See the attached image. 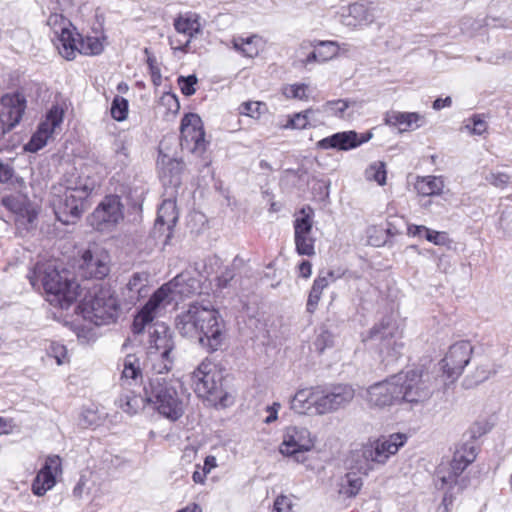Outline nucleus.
<instances>
[{
  "label": "nucleus",
  "mask_w": 512,
  "mask_h": 512,
  "mask_svg": "<svg viewBox=\"0 0 512 512\" xmlns=\"http://www.w3.org/2000/svg\"><path fill=\"white\" fill-rule=\"evenodd\" d=\"M119 388L115 405L128 415L137 414L146 404L172 422L179 420L185 412L184 402L174 382L152 375L148 385L142 387L140 359L134 354L123 360Z\"/></svg>",
  "instance_id": "1"
},
{
  "label": "nucleus",
  "mask_w": 512,
  "mask_h": 512,
  "mask_svg": "<svg viewBox=\"0 0 512 512\" xmlns=\"http://www.w3.org/2000/svg\"><path fill=\"white\" fill-rule=\"evenodd\" d=\"M175 327L182 336L197 341L209 353L219 350L227 336L219 312L198 303L190 304L187 310L177 315Z\"/></svg>",
  "instance_id": "2"
},
{
  "label": "nucleus",
  "mask_w": 512,
  "mask_h": 512,
  "mask_svg": "<svg viewBox=\"0 0 512 512\" xmlns=\"http://www.w3.org/2000/svg\"><path fill=\"white\" fill-rule=\"evenodd\" d=\"M97 186L90 176L78 172L66 174L63 181L52 188V205L57 219L66 225L79 219Z\"/></svg>",
  "instance_id": "3"
},
{
  "label": "nucleus",
  "mask_w": 512,
  "mask_h": 512,
  "mask_svg": "<svg viewBox=\"0 0 512 512\" xmlns=\"http://www.w3.org/2000/svg\"><path fill=\"white\" fill-rule=\"evenodd\" d=\"M354 397L355 389L350 384L317 385L299 389L291 400V408L299 414L314 410L324 415L347 407Z\"/></svg>",
  "instance_id": "4"
},
{
  "label": "nucleus",
  "mask_w": 512,
  "mask_h": 512,
  "mask_svg": "<svg viewBox=\"0 0 512 512\" xmlns=\"http://www.w3.org/2000/svg\"><path fill=\"white\" fill-rule=\"evenodd\" d=\"M28 279L35 290L44 291L52 306L61 309H68L79 294V284L69 277V272L59 271L52 263H37Z\"/></svg>",
  "instance_id": "5"
},
{
  "label": "nucleus",
  "mask_w": 512,
  "mask_h": 512,
  "mask_svg": "<svg viewBox=\"0 0 512 512\" xmlns=\"http://www.w3.org/2000/svg\"><path fill=\"white\" fill-rule=\"evenodd\" d=\"M198 289V281L187 274H179L170 282L162 285L152 294L147 303L135 316L133 321L134 333H141L145 326L155 319L161 305H168L171 302L188 298L196 294Z\"/></svg>",
  "instance_id": "6"
},
{
  "label": "nucleus",
  "mask_w": 512,
  "mask_h": 512,
  "mask_svg": "<svg viewBox=\"0 0 512 512\" xmlns=\"http://www.w3.org/2000/svg\"><path fill=\"white\" fill-rule=\"evenodd\" d=\"M400 403L411 406L427 402L434 392L432 377L420 369H410L395 375Z\"/></svg>",
  "instance_id": "7"
},
{
  "label": "nucleus",
  "mask_w": 512,
  "mask_h": 512,
  "mask_svg": "<svg viewBox=\"0 0 512 512\" xmlns=\"http://www.w3.org/2000/svg\"><path fill=\"white\" fill-rule=\"evenodd\" d=\"M363 341L370 343L372 347L379 350L380 355L391 360H396L404 347L398 327L390 318H383L375 324Z\"/></svg>",
  "instance_id": "8"
},
{
  "label": "nucleus",
  "mask_w": 512,
  "mask_h": 512,
  "mask_svg": "<svg viewBox=\"0 0 512 512\" xmlns=\"http://www.w3.org/2000/svg\"><path fill=\"white\" fill-rule=\"evenodd\" d=\"M151 337L152 340L150 341L143 367L140 362L141 371L143 372L144 370L147 375L152 373L156 375L155 377H160L159 375L167 373L172 368L173 358L171 353L174 343L171 336L167 334L166 329L163 331V334L155 331Z\"/></svg>",
  "instance_id": "9"
},
{
  "label": "nucleus",
  "mask_w": 512,
  "mask_h": 512,
  "mask_svg": "<svg viewBox=\"0 0 512 512\" xmlns=\"http://www.w3.org/2000/svg\"><path fill=\"white\" fill-rule=\"evenodd\" d=\"M82 310L85 319L100 326L117 319L119 305L110 288H101L83 303Z\"/></svg>",
  "instance_id": "10"
},
{
  "label": "nucleus",
  "mask_w": 512,
  "mask_h": 512,
  "mask_svg": "<svg viewBox=\"0 0 512 512\" xmlns=\"http://www.w3.org/2000/svg\"><path fill=\"white\" fill-rule=\"evenodd\" d=\"M315 445V438L311 432L302 426H288L283 431L282 443L279 446L280 453L292 458L297 463H305L306 453Z\"/></svg>",
  "instance_id": "11"
},
{
  "label": "nucleus",
  "mask_w": 512,
  "mask_h": 512,
  "mask_svg": "<svg viewBox=\"0 0 512 512\" xmlns=\"http://www.w3.org/2000/svg\"><path fill=\"white\" fill-rule=\"evenodd\" d=\"M195 393L206 399L216 400L221 393V377L216 365L210 360H203L191 375Z\"/></svg>",
  "instance_id": "12"
},
{
  "label": "nucleus",
  "mask_w": 512,
  "mask_h": 512,
  "mask_svg": "<svg viewBox=\"0 0 512 512\" xmlns=\"http://www.w3.org/2000/svg\"><path fill=\"white\" fill-rule=\"evenodd\" d=\"M180 145L183 150L202 155L207 147L201 118L195 113L186 114L181 120Z\"/></svg>",
  "instance_id": "13"
},
{
  "label": "nucleus",
  "mask_w": 512,
  "mask_h": 512,
  "mask_svg": "<svg viewBox=\"0 0 512 512\" xmlns=\"http://www.w3.org/2000/svg\"><path fill=\"white\" fill-rule=\"evenodd\" d=\"M79 272L84 278L103 279L110 272V255L103 247L92 244L83 252Z\"/></svg>",
  "instance_id": "14"
},
{
  "label": "nucleus",
  "mask_w": 512,
  "mask_h": 512,
  "mask_svg": "<svg viewBox=\"0 0 512 512\" xmlns=\"http://www.w3.org/2000/svg\"><path fill=\"white\" fill-rule=\"evenodd\" d=\"M473 353V346L469 341H459L449 347L445 357L440 364L443 373L450 382H454L463 373Z\"/></svg>",
  "instance_id": "15"
},
{
  "label": "nucleus",
  "mask_w": 512,
  "mask_h": 512,
  "mask_svg": "<svg viewBox=\"0 0 512 512\" xmlns=\"http://www.w3.org/2000/svg\"><path fill=\"white\" fill-rule=\"evenodd\" d=\"M64 113V109L60 105H52L47 111L45 119L40 122L36 132L25 144V151L35 153L42 149L47 144L48 139L52 137L55 129L63 122Z\"/></svg>",
  "instance_id": "16"
},
{
  "label": "nucleus",
  "mask_w": 512,
  "mask_h": 512,
  "mask_svg": "<svg viewBox=\"0 0 512 512\" xmlns=\"http://www.w3.org/2000/svg\"><path fill=\"white\" fill-rule=\"evenodd\" d=\"M123 219V205L117 195L106 196L90 217L91 225L97 230H105Z\"/></svg>",
  "instance_id": "17"
},
{
  "label": "nucleus",
  "mask_w": 512,
  "mask_h": 512,
  "mask_svg": "<svg viewBox=\"0 0 512 512\" xmlns=\"http://www.w3.org/2000/svg\"><path fill=\"white\" fill-rule=\"evenodd\" d=\"M26 109V99L19 93L7 94L0 101V129L5 135L19 124Z\"/></svg>",
  "instance_id": "18"
},
{
  "label": "nucleus",
  "mask_w": 512,
  "mask_h": 512,
  "mask_svg": "<svg viewBox=\"0 0 512 512\" xmlns=\"http://www.w3.org/2000/svg\"><path fill=\"white\" fill-rule=\"evenodd\" d=\"M399 391L393 375L385 381L371 385L366 392V401L371 407L376 408L400 404Z\"/></svg>",
  "instance_id": "19"
},
{
  "label": "nucleus",
  "mask_w": 512,
  "mask_h": 512,
  "mask_svg": "<svg viewBox=\"0 0 512 512\" xmlns=\"http://www.w3.org/2000/svg\"><path fill=\"white\" fill-rule=\"evenodd\" d=\"M301 216L294 221V241L296 252L302 256L315 255V237L313 236V219L305 213L303 208Z\"/></svg>",
  "instance_id": "20"
},
{
  "label": "nucleus",
  "mask_w": 512,
  "mask_h": 512,
  "mask_svg": "<svg viewBox=\"0 0 512 512\" xmlns=\"http://www.w3.org/2000/svg\"><path fill=\"white\" fill-rule=\"evenodd\" d=\"M372 138V133L367 132L359 135L355 131L337 132L329 137L323 138L317 142V148L328 150L337 149L348 151L368 142Z\"/></svg>",
  "instance_id": "21"
},
{
  "label": "nucleus",
  "mask_w": 512,
  "mask_h": 512,
  "mask_svg": "<svg viewBox=\"0 0 512 512\" xmlns=\"http://www.w3.org/2000/svg\"><path fill=\"white\" fill-rule=\"evenodd\" d=\"M388 125L397 127L400 132L419 128L424 122V116L416 112L391 111L386 114Z\"/></svg>",
  "instance_id": "22"
},
{
  "label": "nucleus",
  "mask_w": 512,
  "mask_h": 512,
  "mask_svg": "<svg viewBox=\"0 0 512 512\" xmlns=\"http://www.w3.org/2000/svg\"><path fill=\"white\" fill-rule=\"evenodd\" d=\"M174 28L178 33L187 37L185 42L178 41V45L175 47V49L186 51V48L190 44L192 37L195 34L200 33L201 24L198 20V16L195 14L186 17L179 16L174 20Z\"/></svg>",
  "instance_id": "23"
},
{
  "label": "nucleus",
  "mask_w": 512,
  "mask_h": 512,
  "mask_svg": "<svg viewBox=\"0 0 512 512\" xmlns=\"http://www.w3.org/2000/svg\"><path fill=\"white\" fill-rule=\"evenodd\" d=\"M360 457L364 459V464L358 467V470L363 474H367L371 469V462L384 464L388 460L387 454L381 449L380 444L375 441L374 443L363 446L360 450Z\"/></svg>",
  "instance_id": "24"
},
{
  "label": "nucleus",
  "mask_w": 512,
  "mask_h": 512,
  "mask_svg": "<svg viewBox=\"0 0 512 512\" xmlns=\"http://www.w3.org/2000/svg\"><path fill=\"white\" fill-rule=\"evenodd\" d=\"M476 458V453L473 447H470V457H465L461 451H456L453 460L450 464V472L448 476L441 478L444 484H453L456 482L457 477L466 469V467L472 463Z\"/></svg>",
  "instance_id": "25"
},
{
  "label": "nucleus",
  "mask_w": 512,
  "mask_h": 512,
  "mask_svg": "<svg viewBox=\"0 0 512 512\" xmlns=\"http://www.w3.org/2000/svg\"><path fill=\"white\" fill-rule=\"evenodd\" d=\"M55 36L58 39L57 49L59 53L67 60L74 59L78 49L73 32L67 26H61L60 32Z\"/></svg>",
  "instance_id": "26"
},
{
  "label": "nucleus",
  "mask_w": 512,
  "mask_h": 512,
  "mask_svg": "<svg viewBox=\"0 0 512 512\" xmlns=\"http://www.w3.org/2000/svg\"><path fill=\"white\" fill-rule=\"evenodd\" d=\"M414 187L423 196L440 195L444 189V180L441 176L417 177Z\"/></svg>",
  "instance_id": "27"
},
{
  "label": "nucleus",
  "mask_w": 512,
  "mask_h": 512,
  "mask_svg": "<svg viewBox=\"0 0 512 512\" xmlns=\"http://www.w3.org/2000/svg\"><path fill=\"white\" fill-rule=\"evenodd\" d=\"M316 114H318L317 108H308L302 112H298L293 114L288 118V121L283 128L285 129H305L308 126H315L317 119Z\"/></svg>",
  "instance_id": "28"
},
{
  "label": "nucleus",
  "mask_w": 512,
  "mask_h": 512,
  "mask_svg": "<svg viewBox=\"0 0 512 512\" xmlns=\"http://www.w3.org/2000/svg\"><path fill=\"white\" fill-rule=\"evenodd\" d=\"M178 220V213L175 201L168 199L164 200L158 209L156 225H166L170 230Z\"/></svg>",
  "instance_id": "29"
},
{
  "label": "nucleus",
  "mask_w": 512,
  "mask_h": 512,
  "mask_svg": "<svg viewBox=\"0 0 512 512\" xmlns=\"http://www.w3.org/2000/svg\"><path fill=\"white\" fill-rule=\"evenodd\" d=\"M60 466L58 456L48 457L42 469L37 473V483L42 482L47 490L55 485V472Z\"/></svg>",
  "instance_id": "30"
},
{
  "label": "nucleus",
  "mask_w": 512,
  "mask_h": 512,
  "mask_svg": "<svg viewBox=\"0 0 512 512\" xmlns=\"http://www.w3.org/2000/svg\"><path fill=\"white\" fill-rule=\"evenodd\" d=\"M347 11L360 26L372 24L376 19L375 8L363 3H352L348 6Z\"/></svg>",
  "instance_id": "31"
},
{
  "label": "nucleus",
  "mask_w": 512,
  "mask_h": 512,
  "mask_svg": "<svg viewBox=\"0 0 512 512\" xmlns=\"http://www.w3.org/2000/svg\"><path fill=\"white\" fill-rule=\"evenodd\" d=\"M363 485L362 478L355 472L346 473L340 481L339 493L346 497H355Z\"/></svg>",
  "instance_id": "32"
},
{
  "label": "nucleus",
  "mask_w": 512,
  "mask_h": 512,
  "mask_svg": "<svg viewBox=\"0 0 512 512\" xmlns=\"http://www.w3.org/2000/svg\"><path fill=\"white\" fill-rule=\"evenodd\" d=\"M328 286V277L323 276V272L313 282L311 287L308 300H307V311L313 313L321 299L323 290Z\"/></svg>",
  "instance_id": "33"
},
{
  "label": "nucleus",
  "mask_w": 512,
  "mask_h": 512,
  "mask_svg": "<svg viewBox=\"0 0 512 512\" xmlns=\"http://www.w3.org/2000/svg\"><path fill=\"white\" fill-rule=\"evenodd\" d=\"M407 441V436L402 433H394L388 437H383L377 440L380 444L381 449L387 454L388 457L398 452L399 448L402 447Z\"/></svg>",
  "instance_id": "34"
},
{
  "label": "nucleus",
  "mask_w": 512,
  "mask_h": 512,
  "mask_svg": "<svg viewBox=\"0 0 512 512\" xmlns=\"http://www.w3.org/2000/svg\"><path fill=\"white\" fill-rule=\"evenodd\" d=\"M148 282L146 273H134L126 284V289L129 291V300L136 301L139 299L143 289Z\"/></svg>",
  "instance_id": "35"
},
{
  "label": "nucleus",
  "mask_w": 512,
  "mask_h": 512,
  "mask_svg": "<svg viewBox=\"0 0 512 512\" xmlns=\"http://www.w3.org/2000/svg\"><path fill=\"white\" fill-rule=\"evenodd\" d=\"M386 165L382 161L371 163L365 170V178L368 181H375L380 186L386 183Z\"/></svg>",
  "instance_id": "36"
},
{
  "label": "nucleus",
  "mask_w": 512,
  "mask_h": 512,
  "mask_svg": "<svg viewBox=\"0 0 512 512\" xmlns=\"http://www.w3.org/2000/svg\"><path fill=\"white\" fill-rule=\"evenodd\" d=\"M239 114L259 119L261 115L267 112V105L260 101H247L240 104Z\"/></svg>",
  "instance_id": "37"
},
{
  "label": "nucleus",
  "mask_w": 512,
  "mask_h": 512,
  "mask_svg": "<svg viewBox=\"0 0 512 512\" xmlns=\"http://www.w3.org/2000/svg\"><path fill=\"white\" fill-rule=\"evenodd\" d=\"M313 46L317 47L320 62H325L336 57L339 50V44L334 41H319Z\"/></svg>",
  "instance_id": "38"
},
{
  "label": "nucleus",
  "mask_w": 512,
  "mask_h": 512,
  "mask_svg": "<svg viewBox=\"0 0 512 512\" xmlns=\"http://www.w3.org/2000/svg\"><path fill=\"white\" fill-rule=\"evenodd\" d=\"M349 104L346 100L338 99L327 101L321 107L317 108L318 113H324L327 115H335L341 117L347 110Z\"/></svg>",
  "instance_id": "39"
},
{
  "label": "nucleus",
  "mask_w": 512,
  "mask_h": 512,
  "mask_svg": "<svg viewBox=\"0 0 512 512\" xmlns=\"http://www.w3.org/2000/svg\"><path fill=\"white\" fill-rule=\"evenodd\" d=\"M127 114L128 101L121 96H115L111 104V116L120 122L127 118Z\"/></svg>",
  "instance_id": "40"
},
{
  "label": "nucleus",
  "mask_w": 512,
  "mask_h": 512,
  "mask_svg": "<svg viewBox=\"0 0 512 512\" xmlns=\"http://www.w3.org/2000/svg\"><path fill=\"white\" fill-rule=\"evenodd\" d=\"M333 344L334 338L332 333L325 328H320L313 342L315 349L322 353L326 348L333 346Z\"/></svg>",
  "instance_id": "41"
},
{
  "label": "nucleus",
  "mask_w": 512,
  "mask_h": 512,
  "mask_svg": "<svg viewBox=\"0 0 512 512\" xmlns=\"http://www.w3.org/2000/svg\"><path fill=\"white\" fill-rule=\"evenodd\" d=\"M103 51V44L97 37H86L81 41L79 52L86 55H98Z\"/></svg>",
  "instance_id": "42"
},
{
  "label": "nucleus",
  "mask_w": 512,
  "mask_h": 512,
  "mask_svg": "<svg viewBox=\"0 0 512 512\" xmlns=\"http://www.w3.org/2000/svg\"><path fill=\"white\" fill-rule=\"evenodd\" d=\"M464 128L471 134L482 135L487 130V123L479 115H474L466 121Z\"/></svg>",
  "instance_id": "43"
},
{
  "label": "nucleus",
  "mask_w": 512,
  "mask_h": 512,
  "mask_svg": "<svg viewBox=\"0 0 512 512\" xmlns=\"http://www.w3.org/2000/svg\"><path fill=\"white\" fill-rule=\"evenodd\" d=\"M306 84H292L284 88L283 94L287 98L306 100L308 99Z\"/></svg>",
  "instance_id": "44"
},
{
  "label": "nucleus",
  "mask_w": 512,
  "mask_h": 512,
  "mask_svg": "<svg viewBox=\"0 0 512 512\" xmlns=\"http://www.w3.org/2000/svg\"><path fill=\"white\" fill-rule=\"evenodd\" d=\"M485 179L489 184L504 189L510 183L511 177L504 172H490Z\"/></svg>",
  "instance_id": "45"
},
{
  "label": "nucleus",
  "mask_w": 512,
  "mask_h": 512,
  "mask_svg": "<svg viewBox=\"0 0 512 512\" xmlns=\"http://www.w3.org/2000/svg\"><path fill=\"white\" fill-rule=\"evenodd\" d=\"M197 77L195 75H189L187 77L180 76L178 78V84L181 92L185 96H191L196 92L195 85L197 84Z\"/></svg>",
  "instance_id": "46"
},
{
  "label": "nucleus",
  "mask_w": 512,
  "mask_h": 512,
  "mask_svg": "<svg viewBox=\"0 0 512 512\" xmlns=\"http://www.w3.org/2000/svg\"><path fill=\"white\" fill-rule=\"evenodd\" d=\"M160 104L166 107L167 111L172 114L178 113L180 109V103L175 94L164 93L160 98Z\"/></svg>",
  "instance_id": "47"
},
{
  "label": "nucleus",
  "mask_w": 512,
  "mask_h": 512,
  "mask_svg": "<svg viewBox=\"0 0 512 512\" xmlns=\"http://www.w3.org/2000/svg\"><path fill=\"white\" fill-rule=\"evenodd\" d=\"M47 24L52 28L54 34H58L61 26L68 27L69 22L63 15L53 13L48 17Z\"/></svg>",
  "instance_id": "48"
},
{
  "label": "nucleus",
  "mask_w": 512,
  "mask_h": 512,
  "mask_svg": "<svg viewBox=\"0 0 512 512\" xmlns=\"http://www.w3.org/2000/svg\"><path fill=\"white\" fill-rule=\"evenodd\" d=\"M48 352L50 356L56 359L58 365H61L64 362L67 355L65 346L58 343H51Z\"/></svg>",
  "instance_id": "49"
},
{
  "label": "nucleus",
  "mask_w": 512,
  "mask_h": 512,
  "mask_svg": "<svg viewBox=\"0 0 512 512\" xmlns=\"http://www.w3.org/2000/svg\"><path fill=\"white\" fill-rule=\"evenodd\" d=\"M15 175L14 167L10 162H5L0 159V182L1 183H7Z\"/></svg>",
  "instance_id": "50"
},
{
  "label": "nucleus",
  "mask_w": 512,
  "mask_h": 512,
  "mask_svg": "<svg viewBox=\"0 0 512 512\" xmlns=\"http://www.w3.org/2000/svg\"><path fill=\"white\" fill-rule=\"evenodd\" d=\"M426 240L434 243L435 245H445L448 242V237L445 232H438L431 229L426 231Z\"/></svg>",
  "instance_id": "51"
},
{
  "label": "nucleus",
  "mask_w": 512,
  "mask_h": 512,
  "mask_svg": "<svg viewBox=\"0 0 512 512\" xmlns=\"http://www.w3.org/2000/svg\"><path fill=\"white\" fill-rule=\"evenodd\" d=\"M235 272L231 267H226L225 270L217 277V286L219 288H227L230 282L234 279Z\"/></svg>",
  "instance_id": "52"
},
{
  "label": "nucleus",
  "mask_w": 512,
  "mask_h": 512,
  "mask_svg": "<svg viewBox=\"0 0 512 512\" xmlns=\"http://www.w3.org/2000/svg\"><path fill=\"white\" fill-rule=\"evenodd\" d=\"M292 504L288 497L281 495L278 496L274 502L272 512H291Z\"/></svg>",
  "instance_id": "53"
},
{
  "label": "nucleus",
  "mask_w": 512,
  "mask_h": 512,
  "mask_svg": "<svg viewBox=\"0 0 512 512\" xmlns=\"http://www.w3.org/2000/svg\"><path fill=\"white\" fill-rule=\"evenodd\" d=\"M254 38H247L246 40H241L242 43L239 44L238 42H235V48L240 49L246 56L253 57L257 55L258 51L255 47H252V42Z\"/></svg>",
  "instance_id": "54"
},
{
  "label": "nucleus",
  "mask_w": 512,
  "mask_h": 512,
  "mask_svg": "<svg viewBox=\"0 0 512 512\" xmlns=\"http://www.w3.org/2000/svg\"><path fill=\"white\" fill-rule=\"evenodd\" d=\"M147 64L151 73L152 82L155 85H160L161 83V72L159 67L157 66L156 59L154 56H148Z\"/></svg>",
  "instance_id": "55"
},
{
  "label": "nucleus",
  "mask_w": 512,
  "mask_h": 512,
  "mask_svg": "<svg viewBox=\"0 0 512 512\" xmlns=\"http://www.w3.org/2000/svg\"><path fill=\"white\" fill-rule=\"evenodd\" d=\"M281 405L277 402H274L271 406H268L266 408V411L269 413V415L265 418L264 422L266 424H270L277 420L278 417V411L280 409Z\"/></svg>",
  "instance_id": "56"
},
{
  "label": "nucleus",
  "mask_w": 512,
  "mask_h": 512,
  "mask_svg": "<svg viewBox=\"0 0 512 512\" xmlns=\"http://www.w3.org/2000/svg\"><path fill=\"white\" fill-rule=\"evenodd\" d=\"M207 473L200 465H196V469L192 474V479L197 484H204Z\"/></svg>",
  "instance_id": "57"
},
{
  "label": "nucleus",
  "mask_w": 512,
  "mask_h": 512,
  "mask_svg": "<svg viewBox=\"0 0 512 512\" xmlns=\"http://www.w3.org/2000/svg\"><path fill=\"white\" fill-rule=\"evenodd\" d=\"M341 23L346 26V27H349V28H356L358 26H360L358 23H357V20L351 16V13H349V11H347V13H343L341 14Z\"/></svg>",
  "instance_id": "58"
},
{
  "label": "nucleus",
  "mask_w": 512,
  "mask_h": 512,
  "mask_svg": "<svg viewBox=\"0 0 512 512\" xmlns=\"http://www.w3.org/2000/svg\"><path fill=\"white\" fill-rule=\"evenodd\" d=\"M429 228L423 225H410L408 227V234L413 236H426V231H428Z\"/></svg>",
  "instance_id": "59"
},
{
  "label": "nucleus",
  "mask_w": 512,
  "mask_h": 512,
  "mask_svg": "<svg viewBox=\"0 0 512 512\" xmlns=\"http://www.w3.org/2000/svg\"><path fill=\"white\" fill-rule=\"evenodd\" d=\"M299 273L304 278H309L312 273V265L309 261L304 260L299 265Z\"/></svg>",
  "instance_id": "60"
},
{
  "label": "nucleus",
  "mask_w": 512,
  "mask_h": 512,
  "mask_svg": "<svg viewBox=\"0 0 512 512\" xmlns=\"http://www.w3.org/2000/svg\"><path fill=\"white\" fill-rule=\"evenodd\" d=\"M451 104H452V99L449 96L446 97V98H437L433 102V109L440 110V109L445 108V107H450Z\"/></svg>",
  "instance_id": "61"
},
{
  "label": "nucleus",
  "mask_w": 512,
  "mask_h": 512,
  "mask_svg": "<svg viewBox=\"0 0 512 512\" xmlns=\"http://www.w3.org/2000/svg\"><path fill=\"white\" fill-rule=\"evenodd\" d=\"M2 203L5 207L12 211H16L19 209V203L13 196H7L2 199Z\"/></svg>",
  "instance_id": "62"
},
{
  "label": "nucleus",
  "mask_w": 512,
  "mask_h": 512,
  "mask_svg": "<svg viewBox=\"0 0 512 512\" xmlns=\"http://www.w3.org/2000/svg\"><path fill=\"white\" fill-rule=\"evenodd\" d=\"M217 466L216 458L212 455H209L204 460V465L201 466L204 471L208 474L210 471Z\"/></svg>",
  "instance_id": "63"
},
{
  "label": "nucleus",
  "mask_w": 512,
  "mask_h": 512,
  "mask_svg": "<svg viewBox=\"0 0 512 512\" xmlns=\"http://www.w3.org/2000/svg\"><path fill=\"white\" fill-rule=\"evenodd\" d=\"M437 267L440 271L447 273L451 268L450 260L446 256L438 258Z\"/></svg>",
  "instance_id": "64"
}]
</instances>
